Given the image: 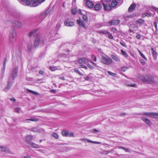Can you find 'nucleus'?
Segmentation results:
<instances>
[{
	"label": "nucleus",
	"instance_id": "1",
	"mask_svg": "<svg viewBox=\"0 0 158 158\" xmlns=\"http://www.w3.org/2000/svg\"><path fill=\"white\" fill-rule=\"evenodd\" d=\"M139 78L142 81L148 83H152L156 84L157 83L156 82H155L154 78L151 76H140Z\"/></svg>",
	"mask_w": 158,
	"mask_h": 158
},
{
	"label": "nucleus",
	"instance_id": "2",
	"mask_svg": "<svg viewBox=\"0 0 158 158\" xmlns=\"http://www.w3.org/2000/svg\"><path fill=\"white\" fill-rule=\"evenodd\" d=\"M89 61V60L86 58L84 57L80 58L78 60V63L80 64L79 67V68H83L87 69V67L84 64H87Z\"/></svg>",
	"mask_w": 158,
	"mask_h": 158
},
{
	"label": "nucleus",
	"instance_id": "3",
	"mask_svg": "<svg viewBox=\"0 0 158 158\" xmlns=\"http://www.w3.org/2000/svg\"><path fill=\"white\" fill-rule=\"evenodd\" d=\"M16 32L14 29L11 30L9 32V41L11 43L15 42L16 39Z\"/></svg>",
	"mask_w": 158,
	"mask_h": 158
},
{
	"label": "nucleus",
	"instance_id": "4",
	"mask_svg": "<svg viewBox=\"0 0 158 158\" xmlns=\"http://www.w3.org/2000/svg\"><path fill=\"white\" fill-rule=\"evenodd\" d=\"M44 44V42L41 40L39 36H37L35 38L34 43V46L35 47H36L40 45L42 46Z\"/></svg>",
	"mask_w": 158,
	"mask_h": 158
},
{
	"label": "nucleus",
	"instance_id": "5",
	"mask_svg": "<svg viewBox=\"0 0 158 158\" xmlns=\"http://www.w3.org/2000/svg\"><path fill=\"white\" fill-rule=\"evenodd\" d=\"M101 62L103 64L109 65L112 62V59L108 56H102V57Z\"/></svg>",
	"mask_w": 158,
	"mask_h": 158
},
{
	"label": "nucleus",
	"instance_id": "6",
	"mask_svg": "<svg viewBox=\"0 0 158 158\" xmlns=\"http://www.w3.org/2000/svg\"><path fill=\"white\" fill-rule=\"evenodd\" d=\"M11 74L12 79H14L18 76L17 68H13L11 71Z\"/></svg>",
	"mask_w": 158,
	"mask_h": 158
},
{
	"label": "nucleus",
	"instance_id": "7",
	"mask_svg": "<svg viewBox=\"0 0 158 158\" xmlns=\"http://www.w3.org/2000/svg\"><path fill=\"white\" fill-rule=\"evenodd\" d=\"M81 140L82 141H84L85 142H87L89 143H95L97 144H100L101 143L100 142L92 141L90 139H89L86 138L82 139H81Z\"/></svg>",
	"mask_w": 158,
	"mask_h": 158
},
{
	"label": "nucleus",
	"instance_id": "8",
	"mask_svg": "<svg viewBox=\"0 0 158 158\" xmlns=\"http://www.w3.org/2000/svg\"><path fill=\"white\" fill-rule=\"evenodd\" d=\"M0 149H1V151L4 152L6 153L11 152V151L9 149L5 146L0 145Z\"/></svg>",
	"mask_w": 158,
	"mask_h": 158
},
{
	"label": "nucleus",
	"instance_id": "9",
	"mask_svg": "<svg viewBox=\"0 0 158 158\" xmlns=\"http://www.w3.org/2000/svg\"><path fill=\"white\" fill-rule=\"evenodd\" d=\"M64 24L67 26L71 27L74 25V23L71 21H69L68 19H66L64 22Z\"/></svg>",
	"mask_w": 158,
	"mask_h": 158
},
{
	"label": "nucleus",
	"instance_id": "10",
	"mask_svg": "<svg viewBox=\"0 0 158 158\" xmlns=\"http://www.w3.org/2000/svg\"><path fill=\"white\" fill-rule=\"evenodd\" d=\"M50 11L46 10L45 12L42 13L40 16V19L42 20L44 19L48 15Z\"/></svg>",
	"mask_w": 158,
	"mask_h": 158
},
{
	"label": "nucleus",
	"instance_id": "11",
	"mask_svg": "<svg viewBox=\"0 0 158 158\" xmlns=\"http://www.w3.org/2000/svg\"><path fill=\"white\" fill-rule=\"evenodd\" d=\"M141 119L148 126H150L151 125V122L150 120L147 118L145 117H142Z\"/></svg>",
	"mask_w": 158,
	"mask_h": 158
},
{
	"label": "nucleus",
	"instance_id": "12",
	"mask_svg": "<svg viewBox=\"0 0 158 158\" xmlns=\"http://www.w3.org/2000/svg\"><path fill=\"white\" fill-rule=\"evenodd\" d=\"M13 24H15L18 28H21L22 27L23 24L22 23L19 21H15L13 22Z\"/></svg>",
	"mask_w": 158,
	"mask_h": 158
},
{
	"label": "nucleus",
	"instance_id": "13",
	"mask_svg": "<svg viewBox=\"0 0 158 158\" xmlns=\"http://www.w3.org/2000/svg\"><path fill=\"white\" fill-rule=\"evenodd\" d=\"M120 22V20H113L109 22L108 23L110 25H117L119 24Z\"/></svg>",
	"mask_w": 158,
	"mask_h": 158
},
{
	"label": "nucleus",
	"instance_id": "14",
	"mask_svg": "<svg viewBox=\"0 0 158 158\" xmlns=\"http://www.w3.org/2000/svg\"><path fill=\"white\" fill-rule=\"evenodd\" d=\"M13 83L10 81L9 80L8 82L7 85L4 89L5 92L7 91L12 86Z\"/></svg>",
	"mask_w": 158,
	"mask_h": 158
},
{
	"label": "nucleus",
	"instance_id": "15",
	"mask_svg": "<svg viewBox=\"0 0 158 158\" xmlns=\"http://www.w3.org/2000/svg\"><path fill=\"white\" fill-rule=\"evenodd\" d=\"M103 5L104 7L105 10H110L111 9V6L109 4H105L104 2H103Z\"/></svg>",
	"mask_w": 158,
	"mask_h": 158
},
{
	"label": "nucleus",
	"instance_id": "16",
	"mask_svg": "<svg viewBox=\"0 0 158 158\" xmlns=\"http://www.w3.org/2000/svg\"><path fill=\"white\" fill-rule=\"evenodd\" d=\"M136 5L135 3H132L131 4L130 6L129 7L128 10V11L129 12H131L133 11L136 7Z\"/></svg>",
	"mask_w": 158,
	"mask_h": 158
},
{
	"label": "nucleus",
	"instance_id": "17",
	"mask_svg": "<svg viewBox=\"0 0 158 158\" xmlns=\"http://www.w3.org/2000/svg\"><path fill=\"white\" fill-rule=\"evenodd\" d=\"M102 7V6L100 3H97L95 5L94 7V10L96 11L100 10Z\"/></svg>",
	"mask_w": 158,
	"mask_h": 158
},
{
	"label": "nucleus",
	"instance_id": "18",
	"mask_svg": "<svg viewBox=\"0 0 158 158\" xmlns=\"http://www.w3.org/2000/svg\"><path fill=\"white\" fill-rule=\"evenodd\" d=\"M32 4V5L33 7H35L40 5L38 0H31Z\"/></svg>",
	"mask_w": 158,
	"mask_h": 158
},
{
	"label": "nucleus",
	"instance_id": "19",
	"mask_svg": "<svg viewBox=\"0 0 158 158\" xmlns=\"http://www.w3.org/2000/svg\"><path fill=\"white\" fill-rule=\"evenodd\" d=\"M86 4L87 7L89 8H92L93 7V3L89 1H86Z\"/></svg>",
	"mask_w": 158,
	"mask_h": 158
},
{
	"label": "nucleus",
	"instance_id": "20",
	"mask_svg": "<svg viewBox=\"0 0 158 158\" xmlns=\"http://www.w3.org/2000/svg\"><path fill=\"white\" fill-rule=\"evenodd\" d=\"M77 23L80 25L81 26H82L84 28H85V25L84 23V22H82L81 20L80 19H78L77 20Z\"/></svg>",
	"mask_w": 158,
	"mask_h": 158
},
{
	"label": "nucleus",
	"instance_id": "21",
	"mask_svg": "<svg viewBox=\"0 0 158 158\" xmlns=\"http://www.w3.org/2000/svg\"><path fill=\"white\" fill-rule=\"evenodd\" d=\"M33 137L31 135H27L26 137V141L27 142H29L32 139Z\"/></svg>",
	"mask_w": 158,
	"mask_h": 158
},
{
	"label": "nucleus",
	"instance_id": "22",
	"mask_svg": "<svg viewBox=\"0 0 158 158\" xmlns=\"http://www.w3.org/2000/svg\"><path fill=\"white\" fill-rule=\"evenodd\" d=\"M136 23L140 25L143 24L144 23V20L141 19H139L136 21Z\"/></svg>",
	"mask_w": 158,
	"mask_h": 158
},
{
	"label": "nucleus",
	"instance_id": "23",
	"mask_svg": "<svg viewBox=\"0 0 158 158\" xmlns=\"http://www.w3.org/2000/svg\"><path fill=\"white\" fill-rule=\"evenodd\" d=\"M151 118L158 119V113L152 112Z\"/></svg>",
	"mask_w": 158,
	"mask_h": 158
},
{
	"label": "nucleus",
	"instance_id": "24",
	"mask_svg": "<svg viewBox=\"0 0 158 158\" xmlns=\"http://www.w3.org/2000/svg\"><path fill=\"white\" fill-rule=\"evenodd\" d=\"M151 118L158 119V113L152 112Z\"/></svg>",
	"mask_w": 158,
	"mask_h": 158
},
{
	"label": "nucleus",
	"instance_id": "25",
	"mask_svg": "<svg viewBox=\"0 0 158 158\" xmlns=\"http://www.w3.org/2000/svg\"><path fill=\"white\" fill-rule=\"evenodd\" d=\"M61 134L63 136H68L69 132L67 131H63L61 132Z\"/></svg>",
	"mask_w": 158,
	"mask_h": 158
},
{
	"label": "nucleus",
	"instance_id": "26",
	"mask_svg": "<svg viewBox=\"0 0 158 158\" xmlns=\"http://www.w3.org/2000/svg\"><path fill=\"white\" fill-rule=\"evenodd\" d=\"M31 145L32 147L33 148H40L39 145L34 143H31Z\"/></svg>",
	"mask_w": 158,
	"mask_h": 158
},
{
	"label": "nucleus",
	"instance_id": "27",
	"mask_svg": "<svg viewBox=\"0 0 158 158\" xmlns=\"http://www.w3.org/2000/svg\"><path fill=\"white\" fill-rule=\"evenodd\" d=\"M151 50L152 51V54L153 57L155 59L156 58V56L157 54V53L154 50L153 48H151Z\"/></svg>",
	"mask_w": 158,
	"mask_h": 158
},
{
	"label": "nucleus",
	"instance_id": "28",
	"mask_svg": "<svg viewBox=\"0 0 158 158\" xmlns=\"http://www.w3.org/2000/svg\"><path fill=\"white\" fill-rule=\"evenodd\" d=\"M38 119L37 118H33L31 119H27L24 120V122H27L26 121H30L33 122H37L38 121Z\"/></svg>",
	"mask_w": 158,
	"mask_h": 158
},
{
	"label": "nucleus",
	"instance_id": "29",
	"mask_svg": "<svg viewBox=\"0 0 158 158\" xmlns=\"http://www.w3.org/2000/svg\"><path fill=\"white\" fill-rule=\"evenodd\" d=\"M117 4V2L116 1V0H113L111 4L112 7H115L116 6Z\"/></svg>",
	"mask_w": 158,
	"mask_h": 158
},
{
	"label": "nucleus",
	"instance_id": "30",
	"mask_svg": "<svg viewBox=\"0 0 158 158\" xmlns=\"http://www.w3.org/2000/svg\"><path fill=\"white\" fill-rule=\"evenodd\" d=\"M7 61V60L6 58L4 59V61L3 64V68L2 70L3 73H4L5 72L6 68V62Z\"/></svg>",
	"mask_w": 158,
	"mask_h": 158
},
{
	"label": "nucleus",
	"instance_id": "31",
	"mask_svg": "<svg viewBox=\"0 0 158 158\" xmlns=\"http://www.w3.org/2000/svg\"><path fill=\"white\" fill-rule=\"evenodd\" d=\"M111 57L115 61L117 62H119L120 61V60L117 56L113 55H112Z\"/></svg>",
	"mask_w": 158,
	"mask_h": 158
},
{
	"label": "nucleus",
	"instance_id": "32",
	"mask_svg": "<svg viewBox=\"0 0 158 158\" xmlns=\"http://www.w3.org/2000/svg\"><path fill=\"white\" fill-rule=\"evenodd\" d=\"M109 31L107 30H103L100 31L99 33L104 35L107 34L109 33Z\"/></svg>",
	"mask_w": 158,
	"mask_h": 158
},
{
	"label": "nucleus",
	"instance_id": "33",
	"mask_svg": "<svg viewBox=\"0 0 158 158\" xmlns=\"http://www.w3.org/2000/svg\"><path fill=\"white\" fill-rule=\"evenodd\" d=\"M74 71L75 72H76V73H77V74L79 75H81V76L83 75V74L82 73H81L76 68V69H74Z\"/></svg>",
	"mask_w": 158,
	"mask_h": 158
},
{
	"label": "nucleus",
	"instance_id": "34",
	"mask_svg": "<svg viewBox=\"0 0 158 158\" xmlns=\"http://www.w3.org/2000/svg\"><path fill=\"white\" fill-rule=\"evenodd\" d=\"M152 112H145L143 114L146 115L149 117L151 118Z\"/></svg>",
	"mask_w": 158,
	"mask_h": 158
},
{
	"label": "nucleus",
	"instance_id": "35",
	"mask_svg": "<svg viewBox=\"0 0 158 158\" xmlns=\"http://www.w3.org/2000/svg\"><path fill=\"white\" fill-rule=\"evenodd\" d=\"M82 19L84 20L83 22L84 23H86L88 21V18L86 15H83L82 16Z\"/></svg>",
	"mask_w": 158,
	"mask_h": 158
},
{
	"label": "nucleus",
	"instance_id": "36",
	"mask_svg": "<svg viewBox=\"0 0 158 158\" xmlns=\"http://www.w3.org/2000/svg\"><path fill=\"white\" fill-rule=\"evenodd\" d=\"M138 51L142 57L145 60H147V59L142 52L139 50H138Z\"/></svg>",
	"mask_w": 158,
	"mask_h": 158
},
{
	"label": "nucleus",
	"instance_id": "37",
	"mask_svg": "<svg viewBox=\"0 0 158 158\" xmlns=\"http://www.w3.org/2000/svg\"><path fill=\"white\" fill-rule=\"evenodd\" d=\"M119 149H122L125 151L126 152H129V149L127 148H126L124 147L119 146L118 147Z\"/></svg>",
	"mask_w": 158,
	"mask_h": 158
},
{
	"label": "nucleus",
	"instance_id": "38",
	"mask_svg": "<svg viewBox=\"0 0 158 158\" xmlns=\"http://www.w3.org/2000/svg\"><path fill=\"white\" fill-rule=\"evenodd\" d=\"M21 111V109L19 107L15 108L14 109V111L15 112L19 113Z\"/></svg>",
	"mask_w": 158,
	"mask_h": 158
},
{
	"label": "nucleus",
	"instance_id": "39",
	"mask_svg": "<svg viewBox=\"0 0 158 158\" xmlns=\"http://www.w3.org/2000/svg\"><path fill=\"white\" fill-rule=\"evenodd\" d=\"M121 52L122 54L124 55L125 57H128V55L126 53V52L123 50H121Z\"/></svg>",
	"mask_w": 158,
	"mask_h": 158
},
{
	"label": "nucleus",
	"instance_id": "40",
	"mask_svg": "<svg viewBox=\"0 0 158 158\" xmlns=\"http://www.w3.org/2000/svg\"><path fill=\"white\" fill-rule=\"evenodd\" d=\"M52 136H53L55 139H57L58 138L59 136L57 134L55 133H53L52 134Z\"/></svg>",
	"mask_w": 158,
	"mask_h": 158
},
{
	"label": "nucleus",
	"instance_id": "41",
	"mask_svg": "<svg viewBox=\"0 0 158 158\" xmlns=\"http://www.w3.org/2000/svg\"><path fill=\"white\" fill-rule=\"evenodd\" d=\"M128 69V67H122L121 68V70L123 72H125L127 70V69Z\"/></svg>",
	"mask_w": 158,
	"mask_h": 158
},
{
	"label": "nucleus",
	"instance_id": "42",
	"mask_svg": "<svg viewBox=\"0 0 158 158\" xmlns=\"http://www.w3.org/2000/svg\"><path fill=\"white\" fill-rule=\"evenodd\" d=\"M71 11L72 14L75 15L76 14L77 12V9L76 8H74L71 10Z\"/></svg>",
	"mask_w": 158,
	"mask_h": 158
},
{
	"label": "nucleus",
	"instance_id": "43",
	"mask_svg": "<svg viewBox=\"0 0 158 158\" xmlns=\"http://www.w3.org/2000/svg\"><path fill=\"white\" fill-rule=\"evenodd\" d=\"M61 23L59 22L58 23L56 26V28L57 29H59L61 27Z\"/></svg>",
	"mask_w": 158,
	"mask_h": 158
},
{
	"label": "nucleus",
	"instance_id": "44",
	"mask_svg": "<svg viewBox=\"0 0 158 158\" xmlns=\"http://www.w3.org/2000/svg\"><path fill=\"white\" fill-rule=\"evenodd\" d=\"M31 131L33 132H40V131L39 129H37L36 128H34L31 129Z\"/></svg>",
	"mask_w": 158,
	"mask_h": 158
},
{
	"label": "nucleus",
	"instance_id": "45",
	"mask_svg": "<svg viewBox=\"0 0 158 158\" xmlns=\"http://www.w3.org/2000/svg\"><path fill=\"white\" fill-rule=\"evenodd\" d=\"M108 34V38L110 39H111V40L113 39L114 37L109 32V33Z\"/></svg>",
	"mask_w": 158,
	"mask_h": 158
},
{
	"label": "nucleus",
	"instance_id": "46",
	"mask_svg": "<svg viewBox=\"0 0 158 158\" xmlns=\"http://www.w3.org/2000/svg\"><path fill=\"white\" fill-rule=\"evenodd\" d=\"M50 69L52 71H54L57 69V68L56 67H50Z\"/></svg>",
	"mask_w": 158,
	"mask_h": 158
},
{
	"label": "nucleus",
	"instance_id": "47",
	"mask_svg": "<svg viewBox=\"0 0 158 158\" xmlns=\"http://www.w3.org/2000/svg\"><path fill=\"white\" fill-rule=\"evenodd\" d=\"M107 73L109 75H111L112 76H115V75H116V74L114 73H112L110 71H108Z\"/></svg>",
	"mask_w": 158,
	"mask_h": 158
},
{
	"label": "nucleus",
	"instance_id": "48",
	"mask_svg": "<svg viewBox=\"0 0 158 158\" xmlns=\"http://www.w3.org/2000/svg\"><path fill=\"white\" fill-rule=\"evenodd\" d=\"M139 61L142 65H144L145 64V61L143 59H140Z\"/></svg>",
	"mask_w": 158,
	"mask_h": 158
},
{
	"label": "nucleus",
	"instance_id": "49",
	"mask_svg": "<svg viewBox=\"0 0 158 158\" xmlns=\"http://www.w3.org/2000/svg\"><path fill=\"white\" fill-rule=\"evenodd\" d=\"M69 136V137H74V133H72V132H69V134H68V136Z\"/></svg>",
	"mask_w": 158,
	"mask_h": 158
},
{
	"label": "nucleus",
	"instance_id": "50",
	"mask_svg": "<svg viewBox=\"0 0 158 158\" xmlns=\"http://www.w3.org/2000/svg\"><path fill=\"white\" fill-rule=\"evenodd\" d=\"M32 45L31 44H29L27 46V48H28V49L29 50V51L32 48Z\"/></svg>",
	"mask_w": 158,
	"mask_h": 158
},
{
	"label": "nucleus",
	"instance_id": "51",
	"mask_svg": "<svg viewBox=\"0 0 158 158\" xmlns=\"http://www.w3.org/2000/svg\"><path fill=\"white\" fill-rule=\"evenodd\" d=\"M91 57L92 59H93L95 61H96V58L95 56L94 55H92Z\"/></svg>",
	"mask_w": 158,
	"mask_h": 158
},
{
	"label": "nucleus",
	"instance_id": "52",
	"mask_svg": "<svg viewBox=\"0 0 158 158\" xmlns=\"http://www.w3.org/2000/svg\"><path fill=\"white\" fill-rule=\"evenodd\" d=\"M134 17V15H130L127 16V17H125V19H126V18H131Z\"/></svg>",
	"mask_w": 158,
	"mask_h": 158
},
{
	"label": "nucleus",
	"instance_id": "53",
	"mask_svg": "<svg viewBox=\"0 0 158 158\" xmlns=\"http://www.w3.org/2000/svg\"><path fill=\"white\" fill-rule=\"evenodd\" d=\"M111 31L114 33H115L116 31V30L115 28H112L111 29Z\"/></svg>",
	"mask_w": 158,
	"mask_h": 158
},
{
	"label": "nucleus",
	"instance_id": "54",
	"mask_svg": "<svg viewBox=\"0 0 158 158\" xmlns=\"http://www.w3.org/2000/svg\"><path fill=\"white\" fill-rule=\"evenodd\" d=\"M144 15L146 16H147L148 17H149L151 16V15L150 14L146 13L144 14Z\"/></svg>",
	"mask_w": 158,
	"mask_h": 158
},
{
	"label": "nucleus",
	"instance_id": "55",
	"mask_svg": "<svg viewBox=\"0 0 158 158\" xmlns=\"http://www.w3.org/2000/svg\"><path fill=\"white\" fill-rule=\"evenodd\" d=\"M157 23L156 22H155L154 23V26H155V27L156 28V30L157 29Z\"/></svg>",
	"mask_w": 158,
	"mask_h": 158
},
{
	"label": "nucleus",
	"instance_id": "56",
	"mask_svg": "<svg viewBox=\"0 0 158 158\" xmlns=\"http://www.w3.org/2000/svg\"><path fill=\"white\" fill-rule=\"evenodd\" d=\"M88 66L89 68L93 69H94V67L90 64H88Z\"/></svg>",
	"mask_w": 158,
	"mask_h": 158
},
{
	"label": "nucleus",
	"instance_id": "57",
	"mask_svg": "<svg viewBox=\"0 0 158 158\" xmlns=\"http://www.w3.org/2000/svg\"><path fill=\"white\" fill-rule=\"evenodd\" d=\"M29 91L32 94H38L36 93H35V92H34V91H33L31 90H29Z\"/></svg>",
	"mask_w": 158,
	"mask_h": 158
},
{
	"label": "nucleus",
	"instance_id": "58",
	"mask_svg": "<svg viewBox=\"0 0 158 158\" xmlns=\"http://www.w3.org/2000/svg\"><path fill=\"white\" fill-rule=\"evenodd\" d=\"M111 0H102V3L103 2H109Z\"/></svg>",
	"mask_w": 158,
	"mask_h": 158
},
{
	"label": "nucleus",
	"instance_id": "59",
	"mask_svg": "<svg viewBox=\"0 0 158 158\" xmlns=\"http://www.w3.org/2000/svg\"><path fill=\"white\" fill-rule=\"evenodd\" d=\"M128 86L132 87H134L136 86V85L135 84H130L128 85Z\"/></svg>",
	"mask_w": 158,
	"mask_h": 158
},
{
	"label": "nucleus",
	"instance_id": "60",
	"mask_svg": "<svg viewBox=\"0 0 158 158\" xmlns=\"http://www.w3.org/2000/svg\"><path fill=\"white\" fill-rule=\"evenodd\" d=\"M45 0H38V2L40 4H40L44 2Z\"/></svg>",
	"mask_w": 158,
	"mask_h": 158
},
{
	"label": "nucleus",
	"instance_id": "61",
	"mask_svg": "<svg viewBox=\"0 0 158 158\" xmlns=\"http://www.w3.org/2000/svg\"><path fill=\"white\" fill-rule=\"evenodd\" d=\"M39 73L41 75H44V72L42 70H40L39 71Z\"/></svg>",
	"mask_w": 158,
	"mask_h": 158
},
{
	"label": "nucleus",
	"instance_id": "62",
	"mask_svg": "<svg viewBox=\"0 0 158 158\" xmlns=\"http://www.w3.org/2000/svg\"><path fill=\"white\" fill-rule=\"evenodd\" d=\"M136 38L138 39H140V38H141V36L140 35L138 34H137L136 36Z\"/></svg>",
	"mask_w": 158,
	"mask_h": 158
},
{
	"label": "nucleus",
	"instance_id": "63",
	"mask_svg": "<svg viewBox=\"0 0 158 158\" xmlns=\"http://www.w3.org/2000/svg\"><path fill=\"white\" fill-rule=\"evenodd\" d=\"M34 33V32H33V31H31L29 34V36H31Z\"/></svg>",
	"mask_w": 158,
	"mask_h": 158
},
{
	"label": "nucleus",
	"instance_id": "64",
	"mask_svg": "<svg viewBox=\"0 0 158 158\" xmlns=\"http://www.w3.org/2000/svg\"><path fill=\"white\" fill-rule=\"evenodd\" d=\"M24 158H31L30 156H23Z\"/></svg>",
	"mask_w": 158,
	"mask_h": 158
}]
</instances>
